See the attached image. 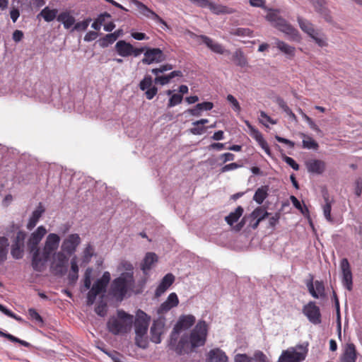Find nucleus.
<instances>
[{
  "label": "nucleus",
  "instance_id": "nucleus-50",
  "mask_svg": "<svg viewBox=\"0 0 362 362\" xmlns=\"http://www.w3.org/2000/svg\"><path fill=\"white\" fill-rule=\"evenodd\" d=\"M135 344L136 345L141 349H146L148 345V341L146 337V334H136L135 337Z\"/></svg>",
  "mask_w": 362,
  "mask_h": 362
},
{
  "label": "nucleus",
  "instance_id": "nucleus-32",
  "mask_svg": "<svg viewBox=\"0 0 362 362\" xmlns=\"http://www.w3.org/2000/svg\"><path fill=\"white\" fill-rule=\"evenodd\" d=\"M232 59L236 66L241 68H245L249 66L247 58L241 49H237L233 52Z\"/></svg>",
  "mask_w": 362,
  "mask_h": 362
},
{
  "label": "nucleus",
  "instance_id": "nucleus-33",
  "mask_svg": "<svg viewBox=\"0 0 362 362\" xmlns=\"http://www.w3.org/2000/svg\"><path fill=\"white\" fill-rule=\"evenodd\" d=\"M158 261L157 255L153 252L146 253L143 262L141 265V269L144 274H146L151 269L153 263Z\"/></svg>",
  "mask_w": 362,
  "mask_h": 362
},
{
  "label": "nucleus",
  "instance_id": "nucleus-61",
  "mask_svg": "<svg viewBox=\"0 0 362 362\" xmlns=\"http://www.w3.org/2000/svg\"><path fill=\"white\" fill-rule=\"evenodd\" d=\"M213 107H214V104L211 102L206 101V102H203V103L197 104V108L199 110H200L201 112L204 111V110L205 111L211 110L213 109Z\"/></svg>",
  "mask_w": 362,
  "mask_h": 362
},
{
  "label": "nucleus",
  "instance_id": "nucleus-37",
  "mask_svg": "<svg viewBox=\"0 0 362 362\" xmlns=\"http://www.w3.org/2000/svg\"><path fill=\"white\" fill-rule=\"evenodd\" d=\"M77 257L74 256L71 260V269L68 276L70 283H75L78 277Z\"/></svg>",
  "mask_w": 362,
  "mask_h": 362
},
{
  "label": "nucleus",
  "instance_id": "nucleus-1",
  "mask_svg": "<svg viewBox=\"0 0 362 362\" xmlns=\"http://www.w3.org/2000/svg\"><path fill=\"white\" fill-rule=\"evenodd\" d=\"M196 322L192 315H181L175 325L168 342V347L177 355L197 352L206 342L209 326L204 320H199L189 333L180 334L182 330L189 329Z\"/></svg>",
  "mask_w": 362,
  "mask_h": 362
},
{
  "label": "nucleus",
  "instance_id": "nucleus-54",
  "mask_svg": "<svg viewBox=\"0 0 362 362\" xmlns=\"http://www.w3.org/2000/svg\"><path fill=\"white\" fill-rule=\"evenodd\" d=\"M227 100L232 105L233 110L235 112H240L241 110L240 105L237 99L233 95H227Z\"/></svg>",
  "mask_w": 362,
  "mask_h": 362
},
{
  "label": "nucleus",
  "instance_id": "nucleus-36",
  "mask_svg": "<svg viewBox=\"0 0 362 362\" xmlns=\"http://www.w3.org/2000/svg\"><path fill=\"white\" fill-rule=\"evenodd\" d=\"M268 191H269V187L267 185L262 186L259 187L254 196H253V200L257 203L258 204H261L263 203L264 199L268 196Z\"/></svg>",
  "mask_w": 362,
  "mask_h": 362
},
{
  "label": "nucleus",
  "instance_id": "nucleus-35",
  "mask_svg": "<svg viewBox=\"0 0 362 362\" xmlns=\"http://www.w3.org/2000/svg\"><path fill=\"white\" fill-rule=\"evenodd\" d=\"M323 198L325 201V204L322 206L323 209V214L325 216V218L326 220L329 222H333V218L331 215V210H332V204L333 202L332 200L329 199V195L327 193H325L323 194Z\"/></svg>",
  "mask_w": 362,
  "mask_h": 362
},
{
  "label": "nucleus",
  "instance_id": "nucleus-30",
  "mask_svg": "<svg viewBox=\"0 0 362 362\" xmlns=\"http://www.w3.org/2000/svg\"><path fill=\"white\" fill-rule=\"evenodd\" d=\"M44 212L45 209L42 204L40 203L37 209L33 212L30 218H29L28 223H27L26 227L28 230H31L35 227L37 223Z\"/></svg>",
  "mask_w": 362,
  "mask_h": 362
},
{
  "label": "nucleus",
  "instance_id": "nucleus-31",
  "mask_svg": "<svg viewBox=\"0 0 362 362\" xmlns=\"http://www.w3.org/2000/svg\"><path fill=\"white\" fill-rule=\"evenodd\" d=\"M208 362H227L228 357L220 349H211L208 354Z\"/></svg>",
  "mask_w": 362,
  "mask_h": 362
},
{
  "label": "nucleus",
  "instance_id": "nucleus-8",
  "mask_svg": "<svg viewBox=\"0 0 362 362\" xmlns=\"http://www.w3.org/2000/svg\"><path fill=\"white\" fill-rule=\"evenodd\" d=\"M151 317L143 310H138L134 320L135 334H146Z\"/></svg>",
  "mask_w": 362,
  "mask_h": 362
},
{
  "label": "nucleus",
  "instance_id": "nucleus-59",
  "mask_svg": "<svg viewBox=\"0 0 362 362\" xmlns=\"http://www.w3.org/2000/svg\"><path fill=\"white\" fill-rule=\"evenodd\" d=\"M28 315L31 320H35L37 322L39 323L43 322L42 317L34 308H30L28 310Z\"/></svg>",
  "mask_w": 362,
  "mask_h": 362
},
{
  "label": "nucleus",
  "instance_id": "nucleus-7",
  "mask_svg": "<svg viewBox=\"0 0 362 362\" xmlns=\"http://www.w3.org/2000/svg\"><path fill=\"white\" fill-rule=\"evenodd\" d=\"M115 50L117 53L122 57H128L129 56L138 57L144 52L145 48H136L132 44L124 40H119L115 45Z\"/></svg>",
  "mask_w": 362,
  "mask_h": 362
},
{
  "label": "nucleus",
  "instance_id": "nucleus-60",
  "mask_svg": "<svg viewBox=\"0 0 362 362\" xmlns=\"http://www.w3.org/2000/svg\"><path fill=\"white\" fill-rule=\"evenodd\" d=\"M98 294L99 293H97V291H95L94 290L90 288V290L88 291V293L87 294V305H93Z\"/></svg>",
  "mask_w": 362,
  "mask_h": 362
},
{
  "label": "nucleus",
  "instance_id": "nucleus-18",
  "mask_svg": "<svg viewBox=\"0 0 362 362\" xmlns=\"http://www.w3.org/2000/svg\"><path fill=\"white\" fill-rule=\"evenodd\" d=\"M245 123L250 130L251 136L257 141V142L267 155L271 156V150L267 142L263 138L262 133L257 129L253 127L250 123V122L245 121Z\"/></svg>",
  "mask_w": 362,
  "mask_h": 362
},
{
  "label": "nucleus",
  "instance_id": "nucleus-14",
  "mask_svg": "<svg viewBox=\"0 0 362 362\" xmlns=\"http://www.w3.org/2000/svg\"><path fill=\"white\" fill-rule=\"evenodd\" d=\"M192 4L201 7L208 8L215 14L228 13V8L225 6L215 4L210 0H189Z\"/></svg>",
  "mask_w": 362,
  "mask_h": 362
},
{
  "label": "nucleus",
  "instance_id": "nucleus-52",
  "mask_svg": "<svg viewBox=\"0 0 362 362\" xmlns=\"http://www.w3.org/2000/svg\"><path fill=\"white\" fill-rule=\"evenodd\" d=\"M23 245H21L18 243H13L12 245L11 253L13 258L18 259L23 257Z\"/></svg>",
  "mask_w": 362,
  "mask_h": 362
},
{
  "label": "nucleus",
  "instance_id": "nucleus-9",
  "mask_svg": "<svg viewBox=\"0 0 362 362\" xmlns=\"http://www.w3.org/2000/svg\"><path fill=\"white\" fill-rule=\"evenodd\" d=\"M68 258L62 252L55 254L51 264V269L56 275H63L66 272Z\"/></svg>",
  "mask_w": 362,
  "mask_h": 362
},
{
  "label": "nucleus",
  "instance_id": "nucleus-64",
  "mask_svg": "<svg viewBox=\"0 0 362 362\" xmlns=\"http://www.w3.org/2000/svg\"><path fill=\"white\" fill-rule=\"evenodd\" d=\"M252 358L254 359V362H267V356L260 351H256Z\"/></svg>",
  "mask_w": 362,
  "mask_h": 362
},
{
  "label": "nucleus",
  "instance_id": "nucleus-43",
  "mask_svg": "<svg viewBox=\"0 0 362 362\" xmlns=\"http://www.w3.org/2000/svg\"><path fill=\"white\" fill-rule=\"evenodd\" d=\"M43 19L47 22L52 21L57 16V11L56 9H49L48 7H45L42 9L39 14Z\"/></svg>",
  "mask_w": 362,
  "mask_h": 362
},
{
  "label": "nucleus",
  "instance_id": "nucleus-27",
  "mask_svg": "<svg viewBox=\"0 0 362 362\" xmlns=\"http://www.w3.org/2000/svg\"><path fill=\"white\" fill-rule=\"evenodd\" d=\"M177 76H182V73L181 71H173L167 75H156V77L154 78V83L156 84L164 86L169 83L172 78Z\"/></svg>",
  "mask_w": 362,
  "mask_h": 362
},
{
  "label": "nucleus",
  "instance_id": "nucleus-34",
  "mask_svg": "<svg viewBox=\"0 0 362 362\" xmlns=\"http://www.w3.org/2000/svg\"><path fill=\"white\" fill-rule=\"evenodd\" d=\"M276 46L281 52L286 54L288 57H294L296 54V48L294 47L279 40L276 42Z\"/></svg>",
  "mask_w": 362,
  "mask_h": 362
},
{
  "label": "nucleus",
  "instance_id": "nucleus-55",
  "mask_svg": "<svg viewBox=\"0 0 362 362\" xmlns=\"http://www.w3.org/2000/svg\"><path fill=\"white\" fill-rule=\"evenodd\" d=\"M249 4L251 6L261 8L264 11L269 9V7L266 4V0H249Z\"/></svg>",
  "mask_w": 362,
  "mask_h": 362
},
{
  "label": "nucleus",
  "instance_id": "nucleus-45",
  "mask_svg": "<svg viewBox=\"0 0 362 362\" xmlns=\"http://www.w3.org/2000/svg\"><path fill=\"white\" fill-rule=\"evenodd\" d=\"M269 214L262 207H257L251 214V217L253 219L258 220L259 221H263L268 217Z\"/></svg>",
  "mask_w": 362,
  "mask_h": 362
},
{
  "label": "nucleus",
  "instance_id": "nucleus-29",
  "mask_svg": "<svg viewBox=\"0 0 362 362\" xmlns=\"http://www.w3.org/2000/svg\"><path fill=\"white\" fill-rule=\"evenodd\" d=\"M308 170L313 173L321 174L325 171V163L320 160H310L306 163Z\"/></svg>",
  "mask_w": 362,
  "mask_h": 362
},
{
  "label": "nucleus",
  "instance_id": "nucleus-10",
  "mask_svg": "<svg viewBox=\"0 0 362 362\" xmlns=\"http://www.w3.org/2000/svg\"><path fill=\"white\" fill-rule=\"evenodd\" d=\"M303 313L308 317L309 321L314 325L321 323V313L320 308L316 305L315 302L310 301L303 306Z\"/></svg>",
  "mask_w": 362,
  "mask_h": 362
},
{
  "label": "nucleus",
  "instance_id": "nucleus-51",
  "mask_svg": "<svg viewBox=\"0 0 362 362\" xmlns=\"http://www.w3.org/2000/svg\"><path fill=\"white\" fill-rule=\"evenodd\" d=\"M183 100V96L181 94L174 93L170 98L168 103L167 104L168 108H171L175 105H177L182 103Z\"/></svg>",
  "mask_w": 362,
  "mask_h": 362
},
{
  "label": "nucleus",
  "instance_id": "nucleus-62",
  "mask_svg": "<svg viewBox=\"0 0 362 362\" xmlns=\"http://www.w3.org/2000/svg\"><path fill=\"white\" fill-rule=\"evenodd\" d=\"M303 119L308 122L309 127L317 132H320L319 127L314 122V121L306 114H303Z\"/></svg>",
  "mask_w": 362,
  "mask_h": 362
},
{
  "label": "nucleus",
  "instance_id": "nucleus-49",
  "mask_svg": "<svg viewBox=\"0 0 362 362\" xmlns=\"http://www.w3.org/2000/svg\"><path fill=\"white\" fill-rule=\"evenodd\" d=\"M0 337H5L12 342L18 343V344L24 346L25 347H29L30 345L28 342L21 340L11 334L5 333L2 331H0Z\"/></svg>",
  "mask_w": 362,
  "mask_h": 362
},
{
  "label": "nucleus",
  "instance_id": "nucleus-56",
  "mask_svg": "<svg viewBox=\"0 0 362 362\" xmlns=\"http://www.w3.org/2000/svg\"><path fill=\"white\" fill-rule=\"evenodd\" d=\"M95 311L98 315L104 317L107 313V303L100 301L95 307Z\"/></svg>",
  "mask_w": 362,
  "mask_h": 362
},
{
  "label": "nucleus",
  "instance_id": "nucleus-11",
  "mask_svg": "<svg viewBox=\"0 0 362 362\" xmlns=\"http://www.w3.org/2000/svg\"><path fill=\"white\" fill-rule=\"evenodd\" d=\"M341 270V282L343 286L349 291L353 289V276L350 264L346 258H343L340 262Z\"/></svg>",
  "mask_w": 362,
  "mask_h": 362
},
{
  "label": "nucleus",
  "instance_id": "nucleus-21",
  "mask_svg": "<svg viewBox=\"0 0 362 362\" xmlns=\"http://www.w3.org/2000/svg\"><path fill=\"white\" fill-rule=\"evenodd\" d=\"M165 322L163 318H159L153 321L151 327V341L156 344L161 341L160 336L163 333Z\"/></svg>",
  "mask_w": 362,
  "mask_h": 362
},
{
  "label": "nucleus",
  "instance_id": "nucleus-16",
  "mask_svg": "<svg viewBox=\"0 0 362 362\" xmlns=\"http://www.w3.org/2000/svg\"><path fill=\"white\" fill-rule=\"evenodd\" d=\"M139 88L145 90V96L148 100H152L158 93V88L153 86V79L150 75H146L140 81Z\"/></svg>",
  "mask_w": 362,
  "mask_h": 362
},
{
  "label": "nucleus",
  "instance_id": "nucleus-58",
  "mask_svg": "<svg viewBox=\"0 0 362 362\" xmlns=\"http://www.w3.org/2000/svg\"><path fill=\"white\" fill-rule=\"evenodd\" d=\"M311 3L318 12H325L326 9L325 0H313Z\"/></svg>",
  "mask_w": 362,
  "mask_h": 362
},
{
  "label": "nucleus",
  "instance_id": "nucleus-41",
  "mask_svg": "<svg viewBox=\"0 0 362 362\" xmlns=\"http://www.w3.org/2000/svg\"><path fill=\"white\" fill-rule=\"evenodd\" d=\"M119 37V31L107 34L99 40L100 45L103 47H106L109 45L112 44L114 42H115Z\"/></svg>",
  "mask_w": 362,
  "mask_h": 362
},
{
  "label": "nucleus",
  "instance_id": "nucleus-23",
  "mask_svg": "<svg viewBox=\"0 0 362 362\" xmlns=\"http://www.w3.org/2000/svg\"><path fill=\"white\" fill-rule=\"evenodd\" d=\"M179 303V299L175 293H171L166 300L164 301L158 308V314H164L168 312L173 308L177 306Z\"/></svg>",
  "mask_w": 362,
  "mask_h": 362
},
{
  "label": "nucleus",
  "instance_id": "nucleus-39",
  "mask_svg": "<svg viewBox=\"0 0 362 362\" xmlns=\"http://www.w3.org/2000/svg\"><path fill=\"white\" fill-rule=\"evenodd\" d=\"M243 208L240 206H238L235 211L230 212L228 216L225 218L226 221L230 226L237 222L240 217L243 215Z\"/></svg>",
  "mask_w": 362,
  "mask_h": 362
},
{
  "label": "nucleus",
  "instance_id": "nucleus-42",
  "mask_svg": "<svg viewBox=\"0 0 362 362\" xmlns=\"http://www.w3.org/2000/svg\"><path fill=\"white\" fill-rule=\"evenodd\" d=\"M8 240L5 237H0V264L7 259Z\"/></svg>",
  "mask_w": 362,
  "mask_h": 362
},
{
  "label": "nucleus",
  "instance_id": "nucleus-3",
  "mask_svg": "<svg viewBox=\"0 0 362 362\" xmlns=\"http://www.w3.org/2000/svg\"><path fill=\"white\" fill-rule=\"evenodd\" d=\"M134 284L132 272H122L119 277L115 279L110 286V293L117 300H122Z\"/></svg>",
  "mask_w": 362,
  "mask_h": 362
},
{
  "label": "nucleus",
  "instance_id": "nucleus-53",
  "mask_svg": "<svg viewBox=\"0 0 362 362\" xmlns=\"http://www.w3.org/2000/svg\"><path fill=\"white\" fill-rule=\"evenodd\" d=\"M173 65L170 64L160 65L158 68H155L151 70V73L155 75H158L163 74L167 71H170L173 69Z\"/></svg>",
  "mask_w": 362,
  "mask_h": 362
},
{
  "label": "nucleus",
  "instance_id": "nucleus-47",
  "mask_svg": "<svg viewBox=\"0 0 362 362\" xmlns=\"http://www.w3.org/2000/svg\"><path fill=\"white\" fill-rule=\"evenodd\" d=\"M57 19L59 23H75L74 17L72 16L71 11H68L60 13L57 16Z\"/></svg>",
  "mask_w": 362,
  "mask_h": 362
},
{
  "label": "nucleus",
  "instance_id": "nucleus-24",
  "mask_svg": "<svg viewBox=\"0 0 362 362\" xmlns=\"http://www.w3.org/2000/svg\"><path fill=\"white\" fill-rule=\"evenodd\" d=\"M110 281V274L105 272L102 277L98 279L93 285L91 289L97 291L99 294L105 292L106 288Z\"/></svg>",
  "mask_w": 362,
  "mask_h": 362
},
{
  "label": "nucleus",
  "instance_id": "nucleus-57",
  "mask_svg": "<svg viewBox=\"0 0 362 362\" xmlns=\"http://www.w3.org/2000/svg\"><path fill=\"white\" fill-rule=\"evenodd\" d=\"M89 24H64V28L66 30L72 29L73 30H86Z\"/></svg>",
  "mask_w": 362,
  "mask_h": 362
},
{
  "label": "nucleus",
  "instance_id": "nucleus-63",
  "mask_svg": "<svg viewBox=\"0 0 362 362\" xmlns=\"http://www.w3.org/2000/svg\"><path fill=\"white\" fill-rule=\"evenodd\" d=\"M235 362H254V359L246 354H239L235 356Z\"/></svg>",
  "mask_w": 362,
  "mask_h": 362
},
{
  "label": "nucleus",
  "instance_id": "nucleus-4",
  "mask_svg": "<svg viewBox=\"0 0 362 362\" xmlns=\"http://www.w3.org/2000/svg\"><path fill=\"white\" fill-rule=\"evenodd\" d=\"M47 230L45 226H39L33 233H31L28 240V249L33 255L32 257V267L33 269H39L41 263H38L40 261L38 260L37 256L40 255V250L38 247V245L46 235Z\"/></svg>",
  "mask_w": 362,
  "mask_h": 362
},
{
  "label": "nucleus",
  "instance_id": "nucleus-2",
  "mask_svg": "<svg viewBox=\"0 0 362 362\" xmlns=\"http://www.w3.org/2000/svg\"><path fill=\"white\" fill-rule=\"evenodd\" d=\"M134 322V316L123 310H117V315L112 316L107 322L108 331L114 335L129 332Z\"/></svg>",
  "mask_w": 362,
  "mask_h": 362
},
{
  "label": "nucleus",
  "instance_id": "nucleus-19",
  "mask_svg": "<svg viewBox=\"0 0 362 362\" xmlns=\"http://www.w3.org/2000/svg\"><path fill=\"white\" fill-rule=\"evenodd\" d=\"M275 27L284 33L286 37L290 41L299 42L301 40L300 35L298 30L291 24H275Z\"/></svg>",
  "mask_w": 362,
  "mask_h": 362
},
{
  "label": "nucleus",
  "instance_id": "nucleus-13",
  "mask_svg": "<svg viewBox=\"0 0 362 362\" xmlns=\"http://www.w3.org/2000/svg\"><path fill=\"white\" fill-rule=\"evenodd\" d=\"M81 238L77 233L68 235L62 242V252L71 255L76 252L77 247L81 243Z\"/></svg>",
  "mask_w": 362,
  "mask_h": 362
},
{
  "label": "nucleus",
  "instance_id": "nucleus-26",
  "mask_svg": "<svg viewBox=\"0 0 362 362\" xmlns=\"http://www.w3.org/2000/svg\"><path fill=\"white\" fill-rule=\"evenodd\" d=\"M357 352L354 344H347L341 356V362H356Z\"/></svg>",
  "mask_w": 362,
  "mask_h": 362
},
{
  "label": "nucleus",
  "instance_id": "nucleus-28",
  "mask_svg": "<svg viewBox=\"0 0 362 362\" xmlns=\"http://www.w3.org/2000/svg\"><path fill=\"white\" fill-rule=\"evenodd\" d=\"M267 12L266 19L271 23H285L283 12L280 9L271 8L265 10Z\"/></svg>",
  "mask_w": 362,
  "mask_h": 362
},
{
  "label": "nucleus",
  "instance_id": "nucleus-38",
  "mask_svg": "<svg viewBox=\"0 0 362 362\" xmlns=\"http://www.w3.org/2000/svg\"><path fill=\"white\" fill-rule=\"evenodd\" d=\"M209 120L207 119H201L198 121L193 122L192 124L195 127L190 129V132L194 135L202 134L206 129L205 127H204V125L207 124Z\"/></svg>",
  "mask_w": 362,
  "mask_h": 362
},
{
  "label": "nucleus",
  "instance_id": "nucleus-6",
  "mask_svg": "<svg viewBox=\"0 0 362 362\" xmlns=\"http://www.w3.org/2000/svg\"><path fill=\"white\" fill-rule=\"evenodd\" d=\"M308 345L298 344L283 351L278 362H301L308 354Z\"/></svg>",
  "mask_w": 362,
  "mask_h": 362
},
{
  "label": "nucleus",
  "instance_id": "nucleus-44",
  "mask_svg": "<svg viewBox=\"0 0 362 362\" xmlns=\"http://www.w3.org/2000/svg\"><path fill=\"white\" fill-rule=\"evenodd\" d=\"M230 34L231 35L238 36L240 37H252V31L249 28H237L231 29L230 30Z\"/></svg>",
  "mask_w": 362,
  "mask_h": 362
},
{
  "label": "nucleus",
  "instance_id": "nucleus-25",
  "mask_svg": "<svg viewBox=\"0 0 362 362\" xmlns=\"http://www.w3.org/2000/svg\"><path fill=\"white\" fill-rule=\"evenodd\" d=\"M175 276L172 274H167L161 280V282L157 287L155 296L156 297L160 296L164 293L166 290L173 284Z\"/></svg>",
  "mask_w": 362,
  "mask_h": 362
},
{
  "label": "nucleus",
  "instance_id": "nucleus-17",
  "mask_svg": "<svg viewBox=\"0 0 362 362\" xmlns=\"http://www.w3.org/2000/svg\"><path fill=\"white\" fill-rule=\"evenodd\" d=\"M310 294L315 298H319L320 297L325 296V287L323 281L316 280L313 281V276L311 279L306 284Z\"/></svg>",
  "mask_w": 362,
  "mask_h": 362
},
{
  "label": "nucleus",
  "instance_id": "nucleus-5",
  "mask_svg": "<svg viewBox=\"0 0 362 362\" xmlns=\"http://www.w3.org/2000/svg\"><path fill=\"white\" fill-rule=\"evenodd\" d=\"M60 242L59 236L56 233H49L47 238L42 249V251L40 252V255L37 256V259L40 261L39 263H41L39 269H35L37 272H42L45 266V263L49 259L51 255L57 250L59 247V244Z\"/></svg>",
  "mask_w": 362,
  "mask_h": 362
},
{
  "label": "nucleus",
  "instance_id": "nucleus-40",
  "mask_svg": "<svg viewBox=\"0 0 362 362\" xmlns=\"http://www.w3.org/2000/svg\"><path fill=\"white\" fill-rule=\"evenodd\" d=\"M301 137L304 138L303 140V147L307 149L317 150L319 147L318 144L312 137L306 135L304 133H300Z\"/></svg>",
  "mask_w": 362,
  "mask_h": 362
},
{
  "label": "nucleus",
  "instance_id": "nucleus-48",
  "mask_svg": "<svg viewBox=\"0 0 362 362\" xmlns=\"http://www.w3.org/2000/svg\"><path fill=\"white\" fill-rule=\"evenodd\" d=\"M102 24H92V28L95 30L94 31H89L86 33L84 37V40L86 42H90L97 38L98 36V30L101 28Z\"/></svg>",
  "mask_w": 362,
  "mask_h": 362
},
{
  "label": "nucleus",
  "instance_id": "nucleus-15",
  "mask_svg": "<svg viewBox=\"0 0 362 362\" xmlns=\"http://www.w3.org/2000/svg\"><path fill=\"white\" fill-rule=\"evenodd\" d=\"M300 28L306 33L321 47L327 45L324 35L314 29L313 24H300Z\"/></svg>",
  "mask_w": 362,
  "mask_h": 362
},
{
  "label": "nucleus",
  "instance_id": "nucleus-12",
  "mask_svg": "<svg viewBox=\"0 0 362 362\" xmlns=\"http://www.w3.org/2000/svg\"><path fill=\"white\" fill-rule=\"evenodd\" d=\"M144 54V57L142 59V63L145 64L160 63L165 59L163 51L160 48L145 49Z\"/></svg>",
  "mask_w": 362,
  "mask_h": 362
},
{
  "label": "nucleus",
  "instance_id": "nucleus-22",
  "mask_svg": "<svg viewBox=\"0 0 362 362\" xmlns=\"http://www.w3.org/2000/svg\"><path fill=\"white\" fill-rule=\"evenodd\" d=\"M197 38L202 40V42L205 44L209 49H210L212 52L215 53L219 54L229 53V51L226 50L222 45L219 44L217 42H215L214 40L206 35H198Z\"/></svg>",
  "mask_w": 362,
  "mask_h": 362
},
{
  "label": "nucleus",
  "instance_id": "nucleus-46",
  "mask_svg": "<svg viewBox=\"0 0 362 362\" xmlns=\"http://www.w3.org/2000/svg\"><path fill=\"white\" fill-rule=\"evenodd\" d=\"M94 255H95L94 247L90 243H88V245H86V246L84 248L83 252V257H82L83 262H84V263L90 262L91 260V258Z\"/></svg>",
  "mask_w": 362,
  "mask_h": 362
},
{
  "label": "nucleus",
  "instance_id": "nucleus-20",
  "mask_svg": "<svg viewBox=\"0 0 362 362\" xmlns=\"http://www.w3.org/2000/svg\"><path fill=\"white\" fill-rule=\"evenodd\" d=\"M132 4L136 7V10L143 16L148 18L156 21L158 23H165L162 18H160L155 12L149 9L146 5L140 2L138 0H132Z\"/></svg>",
  "mask_w": 362,
  "mask_h": 362
}]
</instances>
